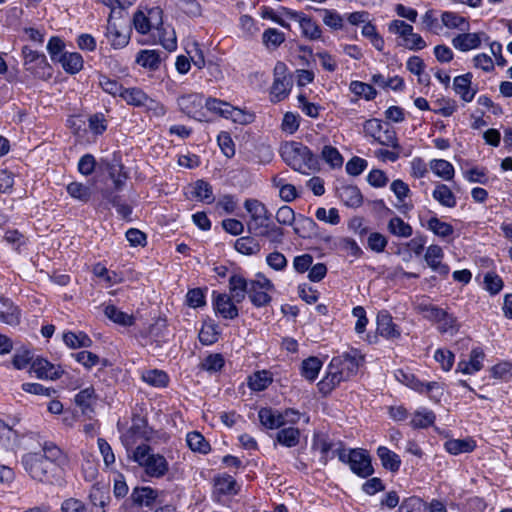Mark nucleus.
I'll return each mask as SVG.
<instances>
[{"instance_id":"63","label":"nucleus","mask_w":512,"mask_h":512,"mask_svg":"<svg viewBox=\"0 0 512 512\" xmlns=\"http://www.w3.org/2000/svg\"><path fill=\"white\" fill-rule=\"evenodd\" d=\"M315 216L318 220L330 223L332 225H337L340 222V216L336 208H331L327 212L325 208L320 207L316 210Z\"/></svg>"},{"instance_id":"54","label":"nucleus","mask_w":512,"mask_h":512,"mask_svg":"<svg viewBox=\"0 0 512 512\" xmlns=\"http://www.w3.org/2000/svg\"><path fill=\"white\" fill-rule=\"evenodd\" d=\"M130 432L136 437L143 438L146 441H152L147 431L146 420L140 416L133 417Z\"/></svg>"},{"instance_id":"62","label":"nucleus","mask_w":512,"mask_h":512,"mask_svg":"<svg viewBox=\"0 0 512 512\" xmlns=\"http://www.w3.org/2000/svg\"><path fill=\"white\" fill-rule=\"evenodd\" d=\"M438 324V329L441 333H448L450 335H453L459 329V325L457 323L456 318L448 314L447 312L445 314V317H443L442 320L438 322Z\"/></svg>"},{"instance_id":"53","label":"nucleus","mask_w":512,"mask_h":512,"mask_svg":"<svg viewBox=\"0 0 512 512\" xmlns=\"http://www.w3.org/2000/svg\"><path fill=\"white\" fill-rule=\"evenodd\" d=\"M99 85L106 93L113 96L118 95L122 97L123 91L125 90V88H123L122 85L119 84L116 80L110 79L105 75H100Z\"/></svg>"},{"instance_id":"56","label":"nucleus","mask_w":512,"mask_h":512,"mask_svg":"<svg viewBox=\"0 0 512 512\" xmlns=\"http://www.w3.org/2000/svg\"><path fill=\"white\" fill-rule=\"evenodd\" d=\"M322 158L333 168L341 167L343 164V157L339 151L330 145L324 146Z\"/></svg>"},{"instance_id":"18","label":"nucleus","mask_w":512,"mask_h":512,"mask_svg":"<svg viewBox=\"0 0 512 512\" xmlns=\"http://www.w3.org/2000/svg\"><path fill=\"white\" fill-rule=\"evenodd\" d=\"M443 258L442 248L438 245H431L427 248L425 261L435 271L447 274L449 269L447 265L441 263Z\"/></svg>"},{"instance_id":"31","label":"nucleus","mask_w":512,"mask_h":512,"mask_svg":"<svg viewBox=\"0 0 512 512\" xmlns=\"http://www.w3.org/2000/svg\"><path fill=\"white\" fill-rule=\"evenodd\" d=\"M322 367V362L319 358L311 356L303 360L301 364V375L309 381H314Z\"/></svg>"},{"instance_id":"6","label":"nucleus","mask_w":512,"mask_h":512,"mask_svg":"<svg viewBox=\"0 0 512 512\" xmlns=\"http://www.w3.org/2000/svg\"><path fill=\"white\" fill-rule=\"evenodd\" d=\"M274 290L273 283L263 274L258 273L256 279L249 282L248 297L256 307L268 305L272 298L268 292Z\"/></svg>"},{"instance_id":"26","label":"nucleus","mask_w":512,"mask_h":512,"mask_svg":"<svg viewBox=\"0 0 512 512\" xmlns=\"http://www.w3.org/2000/svg\"><path fill=\"white\" fill-rule=\"evenodd\" d=\"M58 61L61 63L62 68L70 74L79 72L83 67L82 56L77 52H65L60 55Z\"/></svg>"},{"instance_id":"4","label":"nucleus","mask_w":512,"mask_h":512,"mask_svg":"<svg viewBox=\"0 0 512 512\" xmlns=\"http://www.w3.org/2000/svg\"><path fill=\"white\" fill-rule=\"evenodd\" d=\"M53 451L54 450H38L29 452L23 456V466L33 479L40 482H44L47 479V475L53 467L51 455H47V452Z\"/></svg>"},{"instance_id":"14","label":"nucleus","mask_w":512,"mask_h":512,"mask_svg":"<svg viewBox=\"0 0 512 512\" xmlns=\"http://www.w3.org/2000/svg\"><path fill=\"white\" fill-rule=\"evenodd\" d=\"M0 321L8 325H18L20 323V311L13 302L0 296Z\"/></svg>"},{"instance_id":"16","label":"nucleus","mask_w":512,"mask_h":512,"mask_svg":"<svg viewBox=\"0 0 512 512\" xmlns=\"http://www.w3.org/2000/svg\"><path fill=\"white\" fill-rule=\"evenodd\" d=\"M215 310L226 319H234L238 316L235 302L227 294H218L214 302Z\"/></svg>"},{"instance_id":"29","label":"nucleus","mask_w":512,"mask_h":512,"mask_svg":"<svg viewBox=\"0 0 512 512\" xmlns=\"http://www.w3.org/2000/svg\"><path fill=\"white\" fill-rule=\"evenodd\" d=\"M441 22L448 29H458L463 32L469 30V22L467 19L455 12H443Z\"/></svg>"},{"instance_id":"57","label":"nucleus","mask_w":512,"mask_h":512,"mask_svg":"<svg viewBox=\"0 0 512 512\" xmlns=\"http://www.w3.org/2000/svg\"><path fill=\"white\" fill-rule=\"evenodd\" d=\"M258 236L266 237L273 243H281L284 236V232L282 228L274 224L268 223L267 225H265V228L263 230L259 231Z\"/></svg>"},{"instance_id":"48","label":"nucleus","mask_w":512,"mask_h":512,"mask_svg":"<svg viewBox=\"0 0 512 512\" xmlns=\"http://www.w3.org/2000/svg\"><path fill=\"white\" fill-rule=\"evenodd\" d=\"M235 249L245 255L256 254L260 251V245L251 237H241L235 242Z\"/></svg>"},{"instance_id":"19","label":"nucleus","mask_w":512,"mask_h":512,"mask_svg":"<svg viewBox=\"0 0 512 512\" xmlns=\"http://www.w3.org/2000/svg\"><path fill=\"white\" fill-rule=\"evenodd\" d=\"M472 75L470 73L457 76L453 81L454 91L461 96L465 102H471L475 96V91L470 89Z\"/></svg>"},{"instance_id":"23","label":"nucleus","mask_w":512,"mask_h":512,"mask_svg":"<svg viewBox=\"0 0 512 512\" xmlns=\"http://www.w3.org/2000/svg\"><path fill=\"white\" fill-rule=\"evenodd\" d=\"M105 316L116 324L124 327L132 326L135 323L133 315L119 310L116 306L109 304L104 308Z\"/></svg>"},{"instance_id":"27","label":"nucleus","mask_w":512,"mask_h":512,"mask_svg":"<svg viewBox=\"0 0 512 512\" xmlns=\"http://www.w3.org/2000/svg\"><path fill=\"white\" fill-rule=\"evenodd\" d=\"M317 229L318 226L312 218L300 215L294 227V232L302 238H311L317 235Z\"/></svg>"},{"instance_id":"60","label":"nucleus","mask_w":512,"mask_h":512,"mask_svg":"<svg viewBox=\"0 0 512 512\" xmlns=\"http://www.w3.org/2000/svg\"><path fill=\"white\" fill-rule=\"evenodd\" d=\"M218 332L213 324H205L199 332V340L204 345H210L217 341Z\"/></svg>"},{"instance_id":"49","label":"nucleus","mask_w":512,"mask_h":512,"mask_svg":"<svg viewBox=\"0 0 512 512\" xmlns=\"http://www.w3.org/2000/svg\"><path fill=\"white\" fill-rule=\"evenodd\" d=\"M350 90L357 96H363L366 100H373L377 95V91L372 85L360 81H352Z\"/></svg>"},{"instance_id":"1","label":"nucleus","mask_w":512,"mask_h":512,"mask_svg":"<svg viewBox=\"0 0 512 512\" xmlns=\"http://www.w3.org/2000/svg\"><path fill=\"white\" fill-rule=\"evenodd\" d=\"M362 360L356 350L333 357L325 377L318 383L319 391L327 395L341 382L350 379L357 373Z\"/></svg>"},{"instance_id":"41","label":"nucleus","mask_w":512,"mask_h":512,"mask_svg":"<svg viewBox=\"0 0 512 512\" xmlns=\"http://www.w3.org/2000/svg\"><path fill=\"white\" fill-rule=\"evenodd\" d=\"M193 189L192 194L197 200L207 203H212L214 201L212 186L208 182L198 180L195 182Z\"/></svg>"},{"instance_id":"35","label":"nucleus","mask_w":512,"mask_h":512,"mask_svg":"<svg viewBox=\"0 0 512 512\" xmlns=\"http://www.w3.org/2000/svg\"><path fill=\"white\" fill-rule=\"evenodd\" d=\"M64 343L72 348H80V347H90L92 345V340L89 336L83 332L74 333V332H66L63 335Z\"/></svg>"},{"instance_id":"10","label":"nucleus","mask_w":512,"mask_h":512,"mask_svg":"<svg viewBox=\"0 0 512 512\" xmlns=\"http://www.w3.org/2000/svg\"><path fill=\"white\" fill-rule=\"evenodd\" d=\"M235 479L228 474L217 475L213 479V497L220 501L222 496H231L238 493Z\"/></svg>"},{"instance_id":"46","label":"nucleus","mask_w":512,"mask_h":512,"mask_svg":"<svg viewBox=\"0 0 512 512\" xmlns=\"http://www.w3.org/2000/svg\"><path fill=\"white\" fill-rule=\"evenodd\" d=\"M68 194L82 202L89 201L92 191L89 186L79 182H72L67 186Z\"/></svg>"},{"instance_id":"5","label":"nucleus","mask_w":512,"mask_h":512,"mask_svg":"<svg viewBox=\"0 0 512 512\" xmlns=\"http://www.w3.org/2000/svg\"><path fill=\"white\" fill-rule=\"evenodd\" d=\"M129 457L145 468L148 475L159 477L167 470L165 458L159 454H150V450H132Z\"/></svg>"},{"instance_id":"42","label":"nucleus","mask_w":512,"mask_h":512,"mask_svg":"<svg viewBox=\"0 0 512 512\" xmlns=\"http://www.w3.org/2000/svg\"><path fill=\"white\" fill-rule=\"evenodd\" d=\"M427 228L435 235L445 238L453 234L454 228L449 223L443 222L437 217H432L427 222Z\"/></svg>"},{"instance_id":"17","label":"nucleus","mask_w":512,"mask_h":512,"mask_svg":"<svg viewBox=\"0 0 512 512\" xmlns=\"http://www.w3.org/2000/svg\"><path fill=\"white\" fill-rule=\"evenodd\" d=\"M483 33H461L453 38V46L460 51H468L478 48L481 44Z\"/></svg>"},{"instance_id":"47","label":"nucleus","mask_w":512,"mask_h":512,"mask_svg":"<svg viewBox=\"0 0 512 512\" xmlns=\"http://www.w3.org/2000/svg\"><path fill=\"white\" fill-rule=\"evenodd\" d=\"M106 37L108 38L111 45L115 48L124 47L128 43V38L125 34L118 31L115 26L111 24V15L108 19V27L106 32Z\"/></svg>"},{"instance_id":"36","label":"nucleus","mask_w":512,"mask_h":512,"mask_svg":"<svg viewBox=\"0 0 512 512\" xmlns=\"http://www.w3.org/2000/svg\"><path fill=\"white\" fill-rule=\"evenodd\" d=\"M271 382L272 377L266 370L257 371L248 379V385L254 391H262L266 389Z\"/></svg>"},{"instance_id":"38","label":"nucleus","mask_w":512,"mask_h":512,"mask_svg":"<svg viewBox=\"0 0 512 512\" xmlns=\"http://www.w3.org/2000/svg\"><path fill=\"white\" fill-rule=\"evenodd\" d=\"M19 436L8 424L0 419V445L2 446H18L21 443Z\"/></svg>"},{"instance_id":"22","label":"nucleus","mask_w":512,"mask_h":512,"mask_svg":"<svg viewBox=\"0 0 512 512\" xmlns=\"http://www.w3.org/2000/svg\"><path fill=\"white\" fill-rule=\"evenodd\" d=\"M338 192L340 199L346 206L359 207L363 202L362 194L356 186H343L338 190Z\"/></svg>"},{"instance_id":"24","label":"nucleus","mask_w":512,"mask_h":512,"mask_svg":"<svg viewBox=\"0 0 512 512\" xmlns=\"http://www.w3.org/2000/svg\"><path fill=\"white\" fill-rule=\"evenodd\" d=\"M96 402L95 390L88 387L81 390L75 396V403L81 409L82 413L87 415L93 411V405Z\"/></svg>"},{"instance_id":"15","label":"nucleus","mask_w":512,"mask_h":512,"mask_svg":"<svg viewBox=\"0 0 512 512\" xmlns=\"http://www.w3.org/2000/svg\"><path fill=\"white\" fill-rule=\"evenodd\" d=\"M249 290V282L242 276L234 274L229 278V291L230 298L234 300L235 303H241L246 294H248Z\"/></svg>"},{"instance_id":"2","label":"nucleus","mask_w":512,"mask_h":512,"mask_svg":"<svg viewBox=\"0 0 512 512\" xmlns=\"http://www.w3.org/2000/svg\"><path fill=\"white\" fill-rule=\"evenodd\" d=\"M283 161L295 171L304 173L305 168L312 169L317 164L311 150L300 142H285L280 147Z\"/></svg>"},{"instance_id":"20","label":"nucleus","mask_w":512,"mask_h":512,"mask_svg":"<svg viewBox=\"0 0 512 512\" xmlns=\"http://www.w3.org/2000/svg\"><path fill=\"white\" fill-rule=\"evenodd\" d=\"M157 496V491L150 487H136L132 491L131 500L136 505L151 507Z\"/></svg>"},{"instance_id":"52","label":"nucleus","mask_w":512,"mask_h":512,"mask_svg":"<svg viewBox=\"0 0 512 512\" xmlns=\"http://www.w3.org/2000/svg\"><path fill=\"white\" fill-rule=\"evenodd\" d=\"M435 416L431 411L423 410L414 413L410 423L414 428H426L433 424Z\"/></svg>"},{"instance_id":"12","label":"nucleus","mask_w":512,"mask_h":512,"mask_svg":"<svg viewBox=\"0 0 512 512\" xmlns=\"http://www.w3.org/2000/svg\"><path fill=\"white\" fill-rule=\"evenodd\" d=\"M377 332L386 339H397L401 333L392 316L387 311H381L377 315Z\"/></svg>"},{"instance_id":"59","label":"nucleus","mask_w":512,"mask_h":512,"mask_svg":"<svg viewBox=\"0 0 512 512\" xmlns=\"http://www.w3.org/2000/svg\"><path fill=\"white\" fill-rule=\"evenodd\" d=\"M218 145L223 152V154L227 157H232L235 154L234 142L227 132H221L217 138Z\"/></svg>"},{"instance_id":"32","label":"nucleus","mask_w":512,"mask_h":512,"mask_svg":"<svg viewBox=\"0 0 512 512\" xmlns=\"http://www.w3.org/2000/svg\"><path fill=\"white\" fill-rule=\"evenodd\" d=\"M388 231L391 234L402 238H408L413 233L411 225L404 222V220L398 216H395L389 220Z\"/></svg>"},{"instance_id":"64","label":"nucleus","mask_w":512,"mask_h":512,"mask_svg":"<svg viewBox=\"0 0 512 512\" xmlns=\"http://www.w3.org/2000/svg\"><path fill=\"white\" fill-rule=\"evenodd\" d=\"M72 356L75 357L76 361H78L88 369L92 368L93 366H96L100 362L99 356L90 351H81L72 354Z\"/></svg>"},{"instance_id":"40","label":"nucleus","mask_w":512,"mask_h":512,"mask_svg":"<svg viewBox=\"0 0 512 512\" xmlns=\"http://www.w3.org/2000/svg\"><path fill=\"white\" fill-rule=\"evenodd\" d=\"M299 26L303 36L310 40H318L321 37V29L310 17L303 16L300 19Z\"/></svg>"},{"instance_id":"51","label":"nucleus","mask_w":512,"mask_h":512,"mask_svg":"<svg viewBox=\"0 0 512 512\" xmlns=\"http://www.w3.org/2000/svg\"><path fill=\"white\" fill-rule=\"evenodd\" d=\"M142 379L155 387H164L168 382V376L165 372L160 370H149L143 373Z\"/></svg>"},{"instance_id":"39","label":"nucleus","mask_w":512,"mask_h":512,"mask_svg":"<svg viewBox=\"0 0 512 512\" xmlns=\"http://www.w3.org/2000/svg\"><path fill=\"white\" fill-rule=\"evenodd\" d=\"M430 168L437 176L444 180H451L454 176V167L446 160H433L430 164Z\"/></svg>"},{"instance_id":"45","label":"nucleus","mask_w":512,"mask_h":512,"mask_svg":"<svg viewBox=\"0 0 512 512\" xmlns=\"http://www.w3.org/2000/svg\"><path fill=\"white\" fill-rule=\"evenodd\" d=\"M160 61L159 53L155 50H143L137 56V63L150 69H157Z\"/></svg>"},{"instance_id":"13","label":"nucleus","mask_w":512,"mask_h":512,"mask_svg":"<svg viewBox=\"0 0 512 512\" xmlns=\"http://www.w3.org/2000/svg\"><path fill=\"white\" fill-rule=\"evenodd\" d=\"M91 507L94 511V508H100L102 512H106L105 508L110 502L109 489L100 483H95L92 485L89 495H88Z\"/></svg>"},{"instance_id":"44","label":"nucleus","mask_w":512,"mask_h":512,"mask_svg":"<svg viewBox=\"0 0 512 512\" xmlns=\"http://www.w3.org/2000/svg\"><path fill=\"white\" fill-rule=\"evenodd\" d=\"M428 504L419 497L406 498L399 506L398 512H427Z\"/></svg>"},{"instance_id":"37","label":"nucleus","mask_w":512,"mask_h":512,"mask_svg":"<svg viewBox=\"0 0 512 512\" xmlns=\"http://www.w3.org/2000/svg\"><path fill=\"white\" fill-rule=\"evenodd\" d=\"M378 455L385 469L391 472L399 470L401 459L393 450H378Z\"/></svg>"},{"instance_id":"11","label":"nucleus","mask_w":512,"mask_h":512,"mask_svg":"<svg viewBox=\"0 0 512 512\" xmlns=\"http://www.w3.org/2000/svg\"><path fill=\"white\" fill-rule=\"evenodd\" d=\"M30 369L38 378L46 379H58L63 373L59 367L39 357L32 360Z\"/></svg>"},{"instance_id":"34","label":"nucleus","mask_w":512,"mask_h":512,"mask_svg":"<svg viewBox=\"0 0 512 512\" xmlns=\"http://www.w3.org/2000/svg\"><path fill=\"white\" fill-rule=\"evenodd\" d=\"M205 107L207 110L225 118H230L235 111V108L229 103L216 98H208L205 102Z\"/></svg>"},{"instance_id":"7","label":"nucleus","mask_w":512,"mask_h":512,"mask_svg":"<svg viewBox=\"0 0 512 512\" xmlns=\"http://www.w3.org/2000/svg\"><path fill=\"white\" fill-rule=\"evenodd\" d=\"M22 55L26 70L31 72L35 77L45 79L51 76V67L44 54L32 50L28 46H24L22 48Z\"/></svg>"},{"instance_id":"30","label":"nucleus","mask_w":512,"mask_h":512,"mask_svg":"<svg viewBox=\"0 0 512 512\" xmlns=\"http://www.w3.org/2000/svg\"><path fill=\"white\" fill-rule=\"evenodd\" d=\"M149 96L140 88H125L122 94V99L126 101L128 105L135 107H144L147 98Z\"/></svg>"},{"instance_id":"61","label":"nucleus","mask_w":512,"mask_h":512,"mask_svg":"<svg viewBox=\"0 0 512 512\" xmlns=\"http://www.w3.org/2000/svg\"><path fill=\"white\" fill-rule=\"evenodd\" d=\"M367 242L369 248L376 253L383 252L388 243L387 238L378 232L371 233Z\"/></svg>"},{"instance_id":"50","label":"nucleus","mask_w":512,"mask_h":512,"mask_svg":"<svg viewBox=\"0 0 512 512\" xmlns=\"http://www.w3.org/2000/svg\"><path fill=\"white\" fill-rule=\"evenodd\" d=\"M299 430L294 427H288L280 430L277 434V440L280 444L287 447L296 446L299 439Z\"/></svg>"},{"instance_id":"9","label":"nucleus","mask_w":512,"mask_h":512,"mask_svg":"<svg viewBox=\"0 0 512 512\" xmlns=\"http://www.w3.org/2000/svg\"><path fill=\"white\" fill-rule=\"evenodd\" d=\"M180 110L187 116L202 121L206 115L203 106V97L198 93L182 95L177 99Z\"/></svg>"},{"instance_id":"55","label":"nucleus","mask_w":512,"mask_h":512,"mask_svg":"<svg viewBox=\"0 0 512 512\" xmlns=\"http://www.w3.org/2000/svg\"><path fill=\"white\" fill-rule=\"evenodd\" d=\"M362 35L369 38L372 45L378 50L382 51L384 47L383 38L377 33L376 28L371 23H366L362 28Z\"/></svg>"},{"instance_id":"21","label":"nucleus","mask_w":512,"mask_h":512,"mask_svg":"<svg viewBox=\"0 0 512 512\" xmlns=\"http://www.w3.org/2000/svg\"><path fill=\"white\" fill-rule=\"evenodd\" d=\"M107 170L110 178L113 180L115 189L121 190L128 178L127 172L124 171V166L114 157L113 160L107 164Z\"/></svg>"},{"instance_id":"25","label":"nucleus","mask_w":512,"mask_h":512,"mask_svg":"<svg viewBox=\"0 0 512 512\" xmlns=\"http://www.w3.org/2000/svg\"><path fill=\"white\" fill-rule=\"evenodd\" d=\"M292 85V78L274 79L270 91L272 102L277 103L285 99L289 95Z\"/></svg>"},{"instance_id":"33","label":"nucleus","mask_w":512,"mask_h":512,"mask_svg":"<svg viewBox=\"0 0 512 512\" xmlns=\"http://www.w3.org/2000/svg\"><path fill=\"white\" fill-rule=\"evenodd\" d=\"M433 197L445 207L452 208L456 206V198L451 189L445 184H438L436 186L433 191Z\"/></svg>"},{"instance_id":"58","label":"nucleus","mask_w":512,"mask_h":512,"mask_svg":"<svg viewBox=\"0 0 512 512\" xmlns=\"http://www.w3.org/2000/svg\"><path fill=\"white\" fill-rule=\"evenodd\" d=\"M62 512H94L89 506L76 498L66 499L61 505Z\"/></svg>"},{"instance_id":"3","label":"nucleus","mask_w":512,"mask_h":512,"mask_svg":"<svg viewBox=\"0 0 512 512\" xmlns=\"http://www.w3.org/2000/svg\"><path fill=\"white\" fill-rule=\"evenodd\" d=\"M332 457L348 464L350 470L359 477L367 478L374 473L371 457L367 450H331Z\"/></svg>"},{"instance_id":"43","label":"nucleus","mask_w":512,"mask_h":512,"mask_svg":"<svg viewBox=\"0 0 512 512\" xmlns=\"http://www.w3.org/2000/svg\"><path fill=\"white\" fill-rule=\"evenodd\" d=\"M285 41L283 32L275 29L268 28L262 35V42L267 48L276 49Z\"/></svg>"},{"instance_id":"8","label":"nucleus","mask_w":512,"mask_h":512,"mask_svg":"<svg viewBox=\"0 0 512 512\" xmlns=\"http://www.w3.org/2000/svg\"><path fill=\"white\" fill-rule=\"evenodd\" d=\"M244 207L251 215V220L247 225L248 230L258 236L259 231L263 230L265 225L269 223L271 214L266 206L256 199H247Z\"/></svg>"},{"instance_id":"28","label":"nucleus","mask_w":512,"mask_h":512,"mask_svg":"<svg viewBox=\"0 0 512 512\" xmlns=\"http://www.w3.org/2000/svg\"><path fill=\"white\" fill-rule=\"evenodd\" d=\"M259 420L263 426L269 429H277L283 426L280 411L272 408H262L258 413Z\"/></svg>"}]
</instances>
